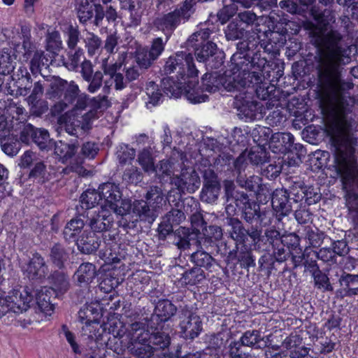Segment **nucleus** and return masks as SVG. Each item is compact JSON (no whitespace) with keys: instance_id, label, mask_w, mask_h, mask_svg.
I'll return each instance as SVG.
<instances>
[{"instance_id":"f257e3e1","label":"nucleus","mask_w":358,"mask_h":358,"mask_svg":"<svg viewBox=\"0 0 358 358\" xmlns=\"http://www.w3.org/2000/svg\"><path fill=\"white\" fill-rule=\"evenodd\" d=\"M317 24H310V43L315 46L312 64L317 76V87L327 96H336L353 84L343 79L345 66L350 61L342 45L343 36L337 30L327 31L331 20L330 11L311 9Z\"/></svg>"},{"instance_id":"f03ea898","label":"nucleus","mask_w":358,"mask_h":358,"mask_svg":"<svg viewBox=\"0 0 358 358\" xmlns=\"http://www.w3.org/2000/svg\"><path fill=\"white\" fill-rule=\"evenodd\" d=\"M357 143H331L333 170L340 178L344 192L345 204L354 228L353 235L358 238V159L356 155ZM341 289L337 291L342 296L358 295V274L343 271L338 278Z\"/></svg>"},{"instance_id":"7ed1b4c3","label":"nucleus","mask_w":358,"mask_h":358,"mask_svg":"<svg viewBox=\"0 0 358 358\" xmlns=\"http://www.w3.org/2000/svg\"><path fill=\"white\" fill-rule=\"evenodd\" d=\"M260 37L252 34L236 43V51L231 57V71L239 86L260 83L270 79L271 73L277 66L275 61L268 59L266 53L261 50Z\"/></svg>"},{"instance_id":"20e7f679","label":"nucleus","mask_w":358,"mask_h":358,"mask_svg":"<svg viewBox=\"0 0 358 358\" xmlns=\"http://www.w3.org/2000/svg\"><path fill=\"white\" fill-rule=\"evenodd\" d=\"M166 201L162 189L157 185L150 186L144 195V199H135L131 202V208L127 214L122 215L118 226L127 229H134L138 222L152 224Z\"/></svg>"},{"instance_id":"39448f33","label":"nucleus","mask_w":358,"mask_h":358,"mask_svg":"<svg viewBox=\"0 0 358 358\" xmlns=\"http://www.w3.org/2000/svg\"><path fill=\"white\" fill-rule=\"evenodd\" d=\"M223 188L226 214L229 212L234 216L239 214L241 220L250 224L261 218L259 204L250 199L246 192L237 189L233 180H224Z\"/></svg>"},{"instance_id":"423d86ee","label":"nucleus","mask_w":358,"mask_h":358,"mask_svg":"<svg viewBox=\"0 0 358 358\" xmlns=\"http://www.w3.org/2000/svg\"><path fill=\"white\" fill-rule=\"evenodd\" d=\"M194 0H185L174 10L159 15L153 20V26L162 31L168 41L175 30L182 24L188 22L195 12Z\"/></svg>"},{"instance_id":"0eeeda50","label":"nucleus","mask_w":358,"mask_h":358,"mask_svg":"<svg viewBox=\"0 0 358 358\" xmlns=\"http://www.w3.org/2000/svg\"><path fill=\"white\" fill-rule=\"evenodd\" d=\"M34 301L33 289L27 286L14 288L5 296L0 289V317L8 312L20 314L27 311Z\"/></svg>"},{"instance_id":"6e6552de","label":"nucleus","mask_w":358,"mask_h":358,"mask_svg":"<svg viewBox=\"0 0 358 358\" xmlns=\"http://www.w3.org/2000/svg\"><path fill=\"white\" fill-rule=\"evenodd\" d=\"M163 71L166 75L176 72V77L181 80L196 78L199 73L192 55L185 51H178L169 57L163 66Z\"/></svg>"},{"instance_id":"1a4fd4ad","label":"nucleus","mask_w":358,"mask_h":358,"mask_svg":"<svg viewBox=\"0 0 358 358\" xmlns=\"http://www.w3.org/2000/svg\"><path fill=\"white\" fill-rule=\"evenodd\" d=\"M234 107L237 109L238 115L245 121L261 120L266 114L264 105L258 101L248 90L240 92L235 96Z\"/></svg>"},{"instance_id":"9d476101","label":"nucleus","mask_w":358,"mask_h":358,"mask_svg":"<svg viewBox=\"0 0 358 358\" xmlns=\"http://www.w3.org/2000/svg\"><path fill=\"white\" fill-rule=\"evenodd\" d=\"M187 47L190 48V46ZM191 48L194 49L196 60L203 63L208 71L218 70L223 66L225 53L217 47L215 43H199Z\"/></svg>"},{"instance_id":"9b49d317","label":"nucleus","mask_w":358,"mask_h":358,"mask_svg":"<svg viewBox=\"0 0 358 358\" xmlns=\"http://www.w3.org/2000/svg\"><path fill=\"white\" fill-rule=\"evenodd\" d=\"M99 189L102 196V208H108L121 216L127 214L131 208V201L122 198V193L117 185L106 182L100 185Z\"/></svg>"},{"instance_id":"f8f14e48","label":"nucleus","mask_w":358,"mask_h":358,"mask_svg":"<svg viewBox=\"0 0 358 358\" xmlns=\"http://www.w3.org/2000/svg\"><path fill=\"white\" fill-rule=\"evenodd\" d=\"M225 225L229 227L227 229L228 237L233 240L236 245H243L247 243L248 238L251 239L253 243L254 241L259 236L257 231L258 225L245 226L243 220L233 215V213L229 212L226 214L224 218Z\"/></svg>"},{"instance_id":"ddd939ff","label":"nucleus","mask_w":358,"mask_h":358,"mask_svg":"<svg viewBox=\"0 0 358 358\" xmlns=\"http://www.w3.org/2000/svg\"><path fill=\"white\" fill-rule=\"evenodd\" d=\"M202 91L215 93L218 91L236 92L239 90L235 76H227L215 71L206 73L201 78Z\"/></svg>"},{"instance_id":"4468645a","label":"nucleus","mask_w":358,"mask_h":358,"mask_svg":"<svg viewBox=\"0 0 358 358\" xmlns=\"http://www.w3.org/2000/svg\"><path fill=\"white\" fill-rule=\"evenodd\" d=\"M153 313L149 318H146L148 327L157 330L164 327V324L171 321L178 313L177 305L169 301V299L155 300Z\"/></svg>"},{"instance_id":"2eb2a0df","label":"nucleus","mask_w":358,"mask_h":358,"mask_svg":"<svg viewBox=\"0 0 358 358\" xmlns=\"http://www.w3.org/2000/svg\"><path fill=\"white\" fill-rule=\"evenodd\" d=\"M20 141L29 145L30 142L35 143L42 151L52 149L54 140L50 138L49 131L43 128H37L31 124H27L20 133Z\"/></svg>"},{"instance_id":"dca6fc26","label":"nucleus","mask_w":358,"mask_h":358,"mask_svg":"<svg viewBox=\"0 0 358 358\" xmlns=\"http://www.w3.org/2000/svg\"><path fill=\"white\" fill-rule=\"evenodd\" d=\"M292 185L289 189H276L271 194V204L279 220L287 216L298 206L299 201L292 195Z\"/></svg>"},{"instance_id":"f3484780","label":"nucleus","mask_w":358,"mask_h":358,"mask_svg":"<svg viewBox=\"0 0 358 358\" xmlns=\"http://www.w3.org/2000/svg\"><path fill=\"white\" fill-rule=\"evenodd\" d=\"M203 186L199 198L206 203H215L221 193L222 184L217 174L211 169L203 171Z\"/></svg>"},{"instance_id":"a211bd4d","label":"nucleus","mask_w":358,"mask_h":358,"mask_svg":"<svg viewBox=\"0 0 358 358\" xmlns=\"http://www.w3.org/2000/svg\"><path fill=\"white\" fill-rule=\"evenodd\" d=\"M259 236L254 241L252 245L255 248H260L261 243L266 246L265 249H270L271 252L277 253L278 250L280 255H286L285 248L281 247L282 234L274 227L267 228L262 234L263 229L258 225L257 228Z\"/></svg>"},{"instance_id":"6ab92c4d","label":"nucleus","mask_w":358,"mask_h":358,"mask_svg":"<svg viewBox=\"0 0 358 358\" xmlns=\"http://www.w3.org/2000/svg\"><path fill=\"white\" fill-rule=\"evenodd\" d=\"M139 324H132V329L136 330L127 345V350L130 355L136 358H152L154 355L153 348L148 342L147 335L143 334Z\"/></svg>"},{"instance_id":"aec40b11","label":"nucleus","mask_w":358,"mask_h":358,"mask_svg":"<svg viewBox=\"0 0 358 358\" xmlns=\"http://www.w3.org/2000/svg\"><path fill=\"white\" fill-rule=\"evenodd\" d=\"M173 183L180 193L192 194L199 188L201 179L194 169H184L179 176L173 178Z\"/></svg>"},{"instance_id":"412c9836","label":"nucleus","mask_w":358,"mask_h":358,"mask_svg":"<svg viewBox=\"0 0 358 358\" xmlns=\"http://www.w3.org/2000/svg\"><path fill=\"white\" fill-rule=\"evenodd\" d=\"M292 195L299 203L303 200L308 206L319 202L322 199L320 188L318 186L306 185L303 181H294L292 184Z\"/></svg>"},{"instance_id":"4be33fe9","label":"nucleus","mask_w":358,"mask_h":358,"mask_svg":"<svg viewBox=\"0 0 358 358\" xmlns=\"http://www.w3.org/2000/svg\"><path fill=\"white\" fill-rule=\"evenodd\" d=\"M29 279L32 280H42L48 273V266L44 257L37 251L31 252L24 270Z\"/></svg>"},{"instance_id":"5701e85b","label":"nucleus","mask_w":358,"mask_h":358,"mask_svg":"<svg viewBox=\"0 0 358 358\" xmlns=\"http://www.w3.org/2000/svg\"><path fill=\"white\" fill-rule=\"evenodd\" d=\"M79 147L80 143L77 138L68 141H55L52 145L54 154L56 155L59 162L62 164L67 163L73 157H76Z\"/></svg>"},{"instance_id":"b1692460","label":"nucleus","mask_w":358,"mask_h":358,"mask_svg":"<svg viewBox=\"0 0 358 358\" xmlns=\"http://www.w3.org/2000/svg\"><path fill=\"white\" fill-rule=\"evenodd\" d=\"M179 336L183 339L193 341L203 331V322L200 316H192L185 318L179 323Z\"/></svg>"},{"instance_id":"393cba45","label":"nucleus","mask_w":358,"mask_h":358,"mask_svg":"<svg viewBox=\"0 0 358 358\" xmlns=\"http://www.w3.org/2000/svg\"><path fill=\"white\" fill-rule=\"evenodd\" d=\"M285 255H280L279 250L277 253L271 252L270 249H265L258 259V272H264L269 276L273 271H277L276 264H280L285 262Z\"/></svg>"},{"instance_id":"a878e982","label":"nucleus","mask_w":358,"mask_h":358,"mask_svg":"<svg viewBox=\"0 0 358 358\" xmlns=\"http://www.w3.org/2000/svg\"><path fill=\"white\" fill-rule=\"evenodd\" d=\"M76 101L75 109L80 110L88 109L87 113L91 114L99 109L101 110L108 106V101L105 95L90 98L87 94H78Z\"/></svg>"},{"instance_id":"bb28decb","label":"nucleus","mask_w":358,"mask_h":358,"mask_svg":"<svg viewBox=\"0 0 358 358\" xmlns=\"http://www.w3.org/2000/svg\"><path fill=\"white\" fill-rule=\"evenodd\" d=\"M75 243L81 254L94 255L100 247L101 238L94 232L85 230Z\"/></svg>"},{"instance_id":"cd10ccee","label":"nucleus","mask_w":358,"mask_h":358,"mask_svg":"<svg viewBox=\"0 0 358 358\" xmlns=\"http://www.w3.org/2000/svg\"><path fill=\"white\" fill-rule=\"evenodd\" d=\"M294 136L289 132H277L271 136L270 148L275 153L286 154L300 143H294Z\"/></svg>"},{"instance_id":"c85d7f7f","label":"nucleus","mask_w":358,"mask_h":358,"mask_svg":"<svg viewBox=\"0 0 358 358\" xmlns=\"http://www.w3.org/2000/svg\"><path fill=\"white\" fill-rule=\"evenodd\" d=\"M262 178L257 176H251L246 177L245 174L236 176V182L241 188H244L249 192L256 193L257 198L261 199L262 194L271 192L265 185L262 184Z\"/></svg>"},{"instance_id":"c756f323","label":"nucleus","mask_w":358,"mask_h":358,"mask_svg":"<svg viewBox=\"0 0 358 358\" xmlns=\"http://www.w3.org/2000/svg\"><path fill=\"white\" fill-rule=\"evenodd\" d=\"M96 266L90 262H83L73 274V280L80 287H87L97 276Z\"/></svg>"},{"instance_id":"7c9ffc66","label":"nucleus","mask_w":358,"mask_h":358,"mask_svg":"<svg viewBox=\"0 0 358 358\" xmlns=\"http://www.w3.org/2000/svg\"><path fill=\"white\" fill-rule=\"evenodd\" d=\"M108 212L102 210L87 219L86 224L90 227V231L95 234L103 233L109 231L113 227V218Z\"/></svg>"},{"instance_id":"2f4dec72","label":"nucleus","mask_w":358,"mask_h":358,"mask_svg":"<svg viewBox=\"0 0 358 358\" xmlns=\"http://www.w3.org/2000/svg\"><path fill=\"white\" fill-rule=\"evenodd\" d=\"M35 293V301L38 309L45 315H50L55 309V296L57 295L53 290L48 287H43L40 290L34 291Z\"/></svg>"},{"instance_id":"473e14b6","label":"nucleus","mask_w":358,"mask_h":358,"mask_svg":"<svg viewBox=\"0 0 358 358\" xmlns=\"http://www.w3.org/2000/svg\"><path fill=\"white\" fill-rule=\"evenodd\" d=\"M50 285L49 288L52 289L57 294H64L70 289L71 283L68 273L64 269H57L51 272L48 277Z\"/></svg>"},{"instance_id":"72a5a7b5","label":"nucleus","mask_w":358,"mask_h":358,"mask_svg":"<svg viewBox=\"0 0 358 358\" xmlns=\"http://www.w3.org/2000/svg\"><path fill=\"white\" fill-rule=\"evenodd\" d=\"M223 238V230L221 227L215 224L207 225L203 229V233L199 241L201 247L208 248L217 246V243Z\"/></svg>"},{"instance_id":"f704fd0d","label":"nucleus","mask_w":358,"mask_h":358,"mask_svg":"<svg viewBox=\"0 0 358 358\" xmlns=\"http://www.w3.org/2000/svg\"><path fill=\"white\" fill-rule=\"evenodd\" d=\"M48 257L54 267L62 270L66 268L70 254L62 243L57 242L50 248Z\"/></svg>"},{"instance_id":"c9c22d12","label":"nucleus","mask_w":358,"mask_h":358,"mask_svg":"<svg viewBox=\"0 0 358 358\" xmlns=\"http://www.w3.org/2000/svg\"><path fill=\"white\" fill-rule=\"evenodd\" d=\"M81 216L84 217L85 215L83 214L79 215L72 218L64 227L62 235L66 243L76 242L79 238L80 233L85 225V222L81 218Z\"/></svg>"},{"instance_id":"e433bc0d","label":"nucleus","mask_w":358,"mask_h":358,"mask_svg":"<svg viewBox=\"0 0 358 358\" xmlns=\"http://www.w3.org/2000/svg\"><path fill=\"white\" fill-rule=\"evenodd\" d=\"M103 307L99 303H91L84 305L78 311V316L79 321L87 327L99 322L101 316V310Z\"/></svg>"},{"instance_id":"4c0bfd02","label":"nucleus","mask_w":358,"mask_h":358,"mask_svg":"<svg viewBox=\"0 0 358 358\" xmlns=\"http://www.w3.org/2000/svg\"><path fill=\"white\" fill-rule=\"evenodd\" d=\"M176 80L173 77H166L161 80L160 89L169 97L180 96L184 90L187 80H181L176 77Z\"/></svg>"},{"instance_id":"58836bf2","label":"nucleus","mask_w":358,"mask_h":358,"mask_svg":"<svg viewBox=\"0 0 358 358\" xmlns=\"http://www.w3.org/2000/svg\"><path fill=\"white\" fill-rule=\"evenodd\" d=\"M301 238L295 232L285 231L282 236V245L285 248V261L288 260L292 253L300 254L303 251L301 245Z\"/></svg>"},{"instance_id":"ea45409f","label":"nucleus","mask_w":358,"mask_h":358,"mask_svg":"<svg viewBox=\"0 0 358 358\" xmlns=\"http://www.w3.org/2000/svg\"><path fill=\"white\" fill-rule=\"evenodd\" d=\"M189 261L194 266L210 272H212L214 266L217 264L216 259L210 253L203 250H199L191 254Z\"/></svg>"},{"instance_id":"a19ab883","label":"nucleus","mask_w":358,"mask_h":358,"mask_svg":"<svg viewBox=\"0 0 358 358\" xmlns=\"http://www.w3.org/2000/svg\"><path fill=\"white\" fill-rule=\"evenodd\" d=\"M241 88H243L245 90H248L254 96L255 94L257 98L262 100L273 101L275 98L274 93L275 89L274 86H267V83H264L263 80L260 83L255 85H250L245 86H239V90Z\"/></svg>"},{"instance_id":"79ce46f5","label":"nucleus","mask_w":358,"mask_h":358,"mask_svg":"<svg viewBox=\"0 0 358 358\" xmlns=\"http://www.w3.org/2000/svg\"><path fill=\"white\" fill-rule=\"evenodd\" d=\"M198 83V77L187 79L183 90L185 96L192 103H200L208 99V96L203 94V91L196 87Z\"/></svg>"},{"instance_id":"37998d69","label":"nucleus","mask_w":358,"mask_h":358,"mask_svg":"<svg viewBox=\"0 0 358 358\" xmlns=\"http://www.w3.org/2000/svg\"><path fill=\"white\" fill-rule=\"evenodd\" d=\"M141 331L143 334L147 335L146 338L150 345H151V348H153L154 352L158 350H164L171 344V337L169 334L164 331H157L150 333L148 330Z\"/></svg>"},{"instance_id":"c03bdc74","label":"nucleus","mask_w":358,"mask_h":358,"mask_svg":"<svg viewBox=\"0 0 358 358\" xmlns=\"http://www.w3.org/2000/svg\"><path fill=\"white\" fill-rule=\"evenodd\" d=\"M224 34L227 41H242L247 39L251 35H249V31L246 29L242 23L239 22L236 19H233L224 29Z\"/></svg>"},{"instance_id":"a18cd8bd","label":"nucleus","mask_w":358,"mask_h":358,"mask_svg":"<svg viewBox=\"0 0 358 358\" xmlns=\"http://www.w3.org/2000/svg\"><path fill=\"white\" fill-rule=\"evenodd\" d=\"M207 278V274L202 268L193 266L185 270L181 275L179 281L185 285H198L201 284Z\"/></svg>"},{"instance_id":"49530a36","label":"nucleus","mask_w":358,"mask_h":358,"mask_svg":"<svg viewBox=\"0 0 358 358\" xmlns=\"http://www.w3.org/2000/svg\"><path fill=\"white\" fill-rule=\"evenodd\" d=\"M138 162L145 172H155L157 174H162L166 176H170L171 173V170H156L154 165V159L150 148H145L139 152Z\"/></svg>"},{"instance_id":"de8ad7c7","label":"nucleus","mask_w":358,"mask_h":358,"mask_svg":"<svg viewBox=\"0 0 358 358\" xmlns=\"http://www.w3.org/2000/svg\"><path fill=\"white\" fill-rule=\"evenodd\" d=\"M104 17H106L108 24L113 23L115 24L118 18L116 9L112 6H106V9H104L102 5H96L94 24L97 27L101 26Z\"/></svg>"},{"instance_id":"09e8293b","label":"nucleus","mask_w":358,"mask_h":358,"mask_svg":"<svg viewBox=\"0 0 358 358\" xmlns=\"http://www.w3.org/2000/svg\"><path fill=\"white\" fill-rule=\"evenodd\" d=\"M305 238L308 242V247L319 248L322 243L328 244L331 242V238L318 228L312 229L310 227L306 228Z\"/></svg>"},{"instance_id":"8fccbe9b","label":"nucleus","mask_w":358,"mask_h":358,"mask_svg":"<svg viewBox=\"0 0 358 358\" xmlns=\"http://www.w3.org/2000/svg\"><path fill=\"white\" fill-rule=\"evenodd\" d=\"M80 202L83 209L89 210L96 206L101 205L102 202V196H101V189H88L80 196Z\"/></svg>"},{"instance_id":"3c124183","label":"nucleus","mask_w":358,"mask_h":358,"mask_svg":"<svg viewBox=\"0 0 358 358\" xmlns=\"http://www.w3.org/2000/svg\"><path fill=\"white\" fill-rule=\"evenodd\" d=\"M92 325V329H89V338L95 341L96 344L95 348H97L99 346L107 345L110 336H108V332L106 330L105 324H100L99 322Z\"/></svg>"},{"instance_id":"603ef678","label":"nucleus","mask_w":358,"mask_h":358,"mask_svg":"<svg viewBox=\"0 0 358 358\" xmlns=\"http://www.w3.org/2000/svg\"><path fill=\"white\" fill-rule=\"evenodd\" d=\"M241 342L244 347H249L255 350H260V345L263 344V336L258 329L245 331L240 338Z\"/></svg>"},{"instance_id":"864d4df0","label":"nucleus","mask_w":358,"mask_h":358,"mask_svg":"<svg viewBox=\"0 0 358 358\" xmlns=\"http://www.w3.org/2000/svg\"><path fill=\"white\" fill-rule=\"evenodd\" d=\"M67 59H63V65L70 71H78L81 59H85V52L81 48L68 49L66 51Z\"/></svg>"},{"instance_id":"5fc2aeb1","label":"nucleus","mask_w":358,"mask_h":358,"mask_svg":"<svg viewBox=\"0 0 358 358\" xmlns=\"http://www.w3.org/2000/svg\"><path fill=\"white\" fill-rule=\"evenodd\" d=\"M238 264L241 268L246 269L247 271L257 266L254 251L245 243L243 244L239 249Z\"/></svg>"},{"instance_id":"6e6d98bb","label":"nucleus","mask_w":358,"mask_h":358,"mask_svg":"<svg viewBox=\"0 0 358 358\" xmlns=\"http://www.w3.org/2000/svg\"><path fill=\"white\" fill-rule=\"evenodd\" d=\"M45 48L46 50L57 55L63 49V43L59 31L55 29H48L45 36Z\"/></svg>"},{"instance_id":"4d7b16f0","label":"nucleus","mask_w":358,"mask_h":358,"mask_svg":"<svg viewBox=\"0 0 358 358\" xmlns=\"http://www.w3.org/2000/svg\"><path fill=\"white\" fill-rule=\"evenodd\" d=\"M69 83L59 76H52L50 80L49 88L47 94L50 98L60 99L68 87Z\"/></svg>"},{"instance_id":"13d9d810","label":"nucleus","mask_w":358,"mask_h":358,"mask_svg":"<svg viewBox=\"0 0 358 358\" xmlns=\"http://www.w3.org/2000/svg\"><path fill=\"white\" fill-rule=\"evenodd\" d=\"M0 141L2 151L8 156H15L21 149L22 142L17 136H8Z\"/></svg>"},{"instance_id":"bf43d9fd","label":"nucleus","mask_w":358,"mask_h":358,"mask_svg":"<svg viewBox=\"0 0 358 358\" xmlns=\"http://www.w3.org/2000/svg\"><path fill=\"white\" fill-rule=\"evenodd\" d=\"M146 94L148 96V101L145 102L146 107L150 108L158 106L162 102L163 94L158 85L155 82H150L146 87Z\"/></svg>"},{"instance_id":"052dcab7","label":"nucleus","mask_w":358,"mask_h":358,"mask_svg":"<svg viewBox=\"0 0 358 358\" xmlns=\"http://www.w3.org/2000/svg\"><path fill=\"white\" fill-rule=\"evenodd\" d=\"M64 36L66 38V45L68 49H75L77 48L80 41V32L78 26L72 24H68L64 26L63 29Z\"/></svg>"},{"instance_id":"680f3d73","label":"nucleus","mask_w":358,"mask_h":358,"mask_svg":"<svg viewBox=\"0 0 358 358\" xmlns=\"http://www.w3.org/2000/svg\"><path fill=\"white\" fill-rule=\"evenodd\" d=\"M29 169V179L37 180L40 183H43L45 181L47 167L43 161L36 159V162Z\"/></svg>"},{"instance_id":"e2e57ef3","label":"nucleus","mask_w":358,"mask_h":358,"mask_svg":"<svg viewBox=\"0 0 358 358\" xmlns=\"http://www.w3.org/2000/svg\"><path fill=\"white\" fill-rule=\"evenodd\" d=\"M247 156L250 162L255 165L263 164L266 162L269 158L268 152L264 147L261 145L253 147Z\"/></svg>"},{"instance_id":"0e129e2a","label":"nucleus","mask_w":358,"mask_h":358,"mask_svg":"<svg viewBox=\"0 0 358 358\" xmlns=\"http://www.w3.org/2000/svg\"><path fill=\"white\" fill-rule=\"evenodd\" d=\"M135 62L141 69H148L156 60L151 57L148 48H138L135 52Z\"/></svg>"},{"instance_id":"69168bd1","label":"nucleus","mask_w":358,"mask_h":358,"mask_svg":"<svg viewBox=\"0 0 358 358\" xmlns=\"http://www.w3.org/2000/svg\"><path fill=\"white\" fill-rule=\"evenodd\" d=\"M273 131L269 127H259L254 129L252 132L254 141H256L258 145L264 147L266 145H269L271 143V136Z\"/></svg>"},{"instance_id":"338daca9","label":"nucleus","mask_w":358,"mask_h":358,"mask_svg":"<svg viewBox=\"0 0 358 358\" xmlns=\"http://www.w3.org/2000/svg\"><path fill=\"white\" fill-rule=\"evenodd\" d=\"M213 31L209 28H201L199 31L193 33L187 40V46H195L199 43H204L206 42H212L209 41V38Z\"/></svg>"},{"instance_id":"774afa93","label":"nucleus","mask_w":358,"mask_h":358,"mask_svg":"<svg viewBox=\"0 0 358 358\" xmlns=\"http://www.w3.org/2000/svg\"><path fill=\"white\" fill-rule=\"evenodd\" d=\"M77 15L82 24H85L93 17H95L93 5L89 4L87 0H81L77 8Z\"/></svg>"}]
</instances>
